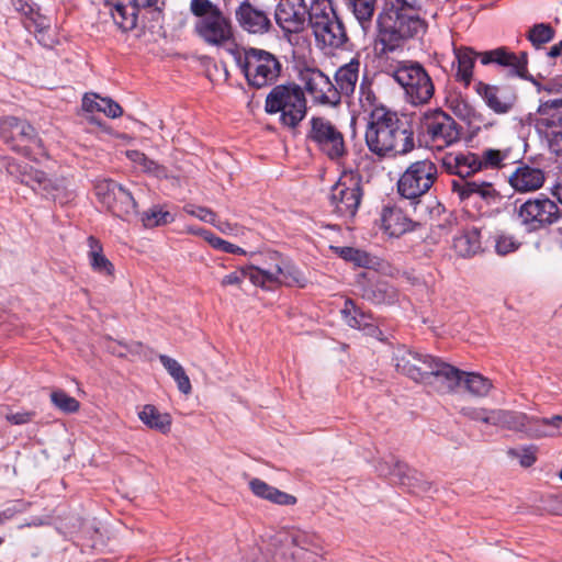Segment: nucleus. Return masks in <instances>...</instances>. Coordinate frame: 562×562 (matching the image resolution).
<instances>
[{
  "mask_svg": "<svg viewBox=\"0 0 562 562\" xmlns=\"http://www.w3.org/2000/svg\"><path fill=\"white\" fill-rule=\"evenodd\" d=\"M364 137L369 150L379 158L404 156L415 148L412 124L384 108L371 113Z\"/></svg>",
  "mask_w": 562,
  "mask_h": 562,
  "instance_id": "1",
  "label": "nucleus"
},
{
  "mask_svg": "<svg viewBox=\"0 0 562 562\" xmlns=\"http://www.w3.org/2000/svg\"><path fill=\"white\" fill-rule=\"evenodd\" d=\"M442 167L449 175L459 177L451 181V191L460 202L468 203L472 198L479 196L490 204L499 198L493 183L468 180L481 171L479 154L472 151L447 154L442 158Z\"/></svg>",
  "mask_w": 562,
  "mask_h": 562,
  "instance_id": "2",
  "label": "nucleus"
},
{
  "mask_svg": "<svg viewBox=\"0 0 562 562\" xmlns=\"http://www.w3.org/2000/svg\"><path fill=\"white\" fill-rule=\"evenodd\" d=\"M0 171H5L20 183L30 187L34 192H40L60 205L69 203L75 196L68 188V181L65 177L50 178L43 170L27 164L18 162L12 157H0Z\"/></svg>",
  "mask_w": 562,
  "mask_h": 562,
  "instance_id": "3",
  "label": "nucleus"
},
{
  "mask_svg": "<svg viewBox=\"0 0 562 562\" xmlns=\"http://www.w3.org/2000/svg\"><path fill=\"white\" fill-rule=\"evenodd\" d=\"M190 12L196 19L193 31L205 44L221 47L234 40L233 22L211 0H191Z\"/></svg>",
  "mask_w": 562,
  "mask_h": 562,
  "instance_id": "4",
  "label": "nucleus"
},
{
  "mask_svg": "<svg viewBox=\"0 0 562 562\" xmlns=\"http://www.w3.org/2000/svg\"><path fill=\"white\" fill-rule=\"evenodd\" d=\"M308 25L323 48H344L349 37L342 20L331 0H313L308 11Z\"/></svg>",
  "mask_w": 562,
  "mask_h": 562,
  "instance_id": "5",
  "label": "nucleus"
},
{
  "mask_svg": "<svg viewBox=\"0 0 562 562\" xmlns=\"http://www.w3.org/2000/svg\"><path fill=\"white\" fill-rule=\"evenodd\" d=\"M376 45L380 54L392 53L424 30V21L418 13L381 12L376 20Z\"/></svg>",
  "mask_w": 562,
  "mask_h": 562,
  "instance_id": "6",
  "label": "nucleus"
},
{
  "mask_svg": "<svg viewBox=\"0 0 562 562\" xmlns=\"http://www.w3.org/2000/svg\"><path fill=\"white\" fill-rule=\"evenodd\" d=\"M247 85L254 89L272 87L281 76L282 64L279 58L262 48L247 47L236 57Z\"/></svg>",
  "mask_w": 562,
  "mask_h": 562,
  "instance_id": "7",
  "label": "nucleus"
},
{
  "mask_svg": "<svg viewBox=\"0 0 562 562\" xmlns=\"http://www.w3.org/2000/svg\"><path fill=\"white\" fill-rule=\"evenodd\" d=\"M265 111L268 114L280 113V123L295 128L307 111L303 89L294 82L273 86L266 97Z\"/></svg>",
  "mask_w": 562,
  "mask_h": 562,
  "instance_id": "8",
  "label": "nucleus"
},
{
  "mask_svg": "<svg viewBox=\"0 0 562 562\" xmlns=\"http://www.w3.org/2000/svg\"><path fill=\"white\" fill-rule=\"evenodd\" d=\"M386 72L404 89L407 101L413 105L429 103L435 94V85L424 66L417 61H401Z\"/></svg>",
  "mask_w": 562,
  "mask_h": 562,
  "instance_id": "9",
  "label": "nucleus"
},
{
  "mask_svg": "<svg viewBox=\"0 0 562 562\" xmlns=\"http://www.w3.org/2000/svg\"><path fill=\"white\" fill-rule=\"evenodd\" d=\"M418 134L427 146L443 149L461 139L462 127L443 110L435 109L420 116Z\"/></svg>",
  "mask_w": 562,
  "mask_h": 562,
  "instance_id": "10",
  "label": "nucleus"
},
{
  "mask_svg": "<svg viewBox=\"0 0 562 562\" xmlns=\"http://www.w3.org/2000/svg\"><path fill=\"white\" fill-rule=\"evenodd\" d=\"M438 167L429 158L411 162L397 181L398 194L411 201L416 209L424 196L438 179Z\"/></svg>",
  "mask_w": 562,
  "mask_h": 562,
  "instance_id": "11",
  "label": "nucleus"
},
{
  "mask_svg": "<svg viewBox=\"0 0 562 562\" xmlns=\"http://www.w3.org/2000/svg\"><path fill=\"white\" fill-rule=\"evenodd\" d=\"M307 139L329 160L340 164L348 154L342 132L327 117L313 116Z\"/></svg>",
  "mask_w": 562,
  "mask_h": 562,
  "instance_id": "12",
  "label": "nucleus"
},
{
  "mask_svg": "<svg viewBox=\"0 0 562 562\" xmlns=\"http://www.w3.org/2000/svg\"><path fill=\"white\" fill-rule=\"evenodd\" d=\"M267 257L273 261V269L254 270L250 282L262 289H273L278 285L305 288L307 279L290 261H286L278 251H269Z\"/></svg>",
  "mask_w": 562,
  "mask_h": 562,
  "instance_id": "13",
  "label": "nucleus"
},
{
  "mask_svg": "<svg viewBox=\"0 0 562 562\" xmlns=\"http://www.w3.org/2000/svg\"><path fill=\"white\" fill-rule=\"evenodd\" d=\"M517 221L527 232H539L557 224L562 217L559 205L544 194L525 201L516 209Z\"/></svg>",
  "mask_w": 562,
  "mask_h": 562,
  "instance_id": "14",
  "label": "nucleus"
},
{
  "mask_svg": "<svg viewBox=\"0 0 562 562\" xmlns=\"http://www.w3.org/2000/svg\"><path fill=\"white\" fill-rule=\"evenodd\" d=\"M362 196L361 177L353 173L344 175L330 190L329 202L333 213L344 220L353 218Z\"/></svg>",
  "mask_w": 562,
  "mask_h": 562,
  "instance_id": "15",
  "label": "nucleus"
},
{
  "mask_svg": "<svg viewBox=\"0 0 562 562\" xmlns=\"http://www.w3.org/2000/svg\"><path fill=\"white\" fill-rule=\"evenodd\" d=\"M0 137L15 153L32 158L35 149H43V142L26 121L8 116L0 121Z\"/></svg>",
  "mask_w": 562,
  "mask_h": 562,
  "instance_id": "16",
  "label": "nucleus"
},
{
  "mask_svg": "<svg viewBox=\"0 0 562 562\" xmlns=\"http://www.w3.org/2000/svg\"><path fill=\"white\" fill-rule=\"evenodd\" d=\"M98 200L114 216L130 222L137 215V204L132 193L117 182L104 179L95 184Z\"/></svg>",
  "mask_w": 562,
  "mask_h": 562,
  "instance_id": "17",
  "label": "nucleus"
},
{
  "mask_svg": "<svg viewBox=\"0 0 562 562\" xmlns=\"http://www.w3.org/2000/svg\"><path fill=\"white\" fill-rule=\"evenodd\" d=\"M235 21L247 34L265 35L272 27L271 12L268 7L252 0H241L234 11Z\"/></svg>",
  "mask_w": 562,
  "mask_h": 562,
  "instance_id": "18",
  "label": "nucleus"
},
{
  "mask_svg": "<svg viewBox=\"0 0 562 562\" xmlns=\"http://www.w3.org/2000/svg\"><path fill=\"white\" fill-rule=\"evenodd\" d=\"M396 371L417 383L432 384L431 373L436 357L401 348L395 357Z\"/></svg>",
  "mask_w": 562,
  "mask_h": 562,
  "instance_id": "19",
  "label": "nucleus"
},
{
  "mask_svg": "<svg viewBox=\"0 0 562 562\" xmlns=\"http://www.w3.org/2000/svg\"><path fill=\"white\" fill-rule=\"evenodd\" d=\"M306 92L316 104L336 106L339 95L330 78L317 68H305L300 72Z\"/></svg>",
  "mask_w": 562,
  "mask_h": 562,
  "instance_id": "20",
  "label": "nucleus"
},
{
  "mask_svg": "<svg viewBox=\"0 0 562 562\" xmlns=\"http://www.w3.org/2000/svg\"><path fill=\"white\" fill-rule=\"evenodd\" d=\"M308 11L304 0H280L274 10V20L284 35L299 34L308 23Z\"/></svg>",
  "mask_w": 562,
  "mask_h": 562,
  "instance_id": "21",
  "label": "nucleus"
},
{
  "mask_svg": "<svg viewBox=\"0 0 562 562\" xmlns=\"http://www.w3.org/2000/svg\"><path fill=\"white\" fill-rule=\"evenodd\" d=\"M483 65L494 64L507 70L508 75L526 79L528 77V53L518 54L502 46L477 55Z\"/></svg>",
  "mask_w": 562,
  "mask_h": 562,
  "instance_id": "22",
  "label": "nucleus"
},
{
  "mask_svg": "<svg viewBox=\"0 0 562 562\" xmlns=\"http://www.w3.org/2000/svg\"><path fill=\"white\" fill-rule=\"evenodd\" d=\"M475 91L496 114L509 113L518 99L516 90L510 86H494L479 81Z\"/></svg>",
  "mask_w": 562,
  "mask_h": 562,
  "instance_id": "23",
  "label": "nucleus"
},
{
  "mask_svg": "<svg viewBox=\"0 0 562 562\" xmlns=\"http://www.w3.org/2000/svg\"><path fill=\"white\" fill-rule=\"evenodd\" d=\"M546 172L539 168L520 162L508 177V183L518 193L535 192L543 187Z\"/></svg>",
  "mask_w": 562,
  "mask_h": 562,
  "instance_id": "24",
  "label": "nucleus"
},
{
  "mask_svg": "<svg viewBox=\"0 0 562 562\" xmlns=\"http://www.w3.org/2000/svg\"><path fill=\"white\" fill-rule=\"evenodd\" d=\"M139 7L134 0H108L104 3V9L122 32L136 27Z\"/></svg>",
  "mask_w": 562,
  "mask_h": 562,
  "instance_id": "25",
  "label": "nucleus"
},
{
  "mask_svg": "<svg viewBox=\"0 0 562 562\" xmlns=\"http://www.w3.org/2000/svg\"><path fill=\"white\" fill-rule=\"evenodd\" d=\"M462 374L464 371L436 358L430 380L432 384L429 385L440 393H454L461 386Z\"/></svg>",
  "mask_w": 562,
  "mask_h": 562,
  "instance_id": "26",
  "label": "nucleus"
},
{
  "mask_svg": "<svg viewBox=\"0 0 562 562\" xmlns=\"http://www.w3.org/2000/svg\"><path fill=\"white\" fill-rule=\"evenodd\" d=\"M360 60L357 57L350 59L349 63L341 65L335 72V88L337 89L339 100L341 97H351L359 81Z\"/></svg>",
  "mask_w": 562,
  "mask_h": 562,
  "instance_id": "27",
  "label": "nucleus"
},
{
  "mask_svg": "<svg viewBox=\"0 0 562 562\" xmlns=\"http://www.w3.org/2000/svg\"><path fill=\"white\" fill-rule=\"evenodd\" d=\"M381 227L387 235L398 237L412 231L413 221L400 209L384 207L381 214Z\"/></svg>",
  "mask_w": 562,
  "mask_h": 562,
  "instance_id": "28",
  "label": "nucleus"
},
{
  "mask_svg": "<svg viewBox=\"0 0 562 562\" xmlns=\"http://www.w3.org/2000/svg\"><path fill=\"white\" fill-rule=\"evenodd\" d=\"M536 418H529L524 413H517V412H510V411H502V409H494L491 411V425L499 426L503 428L514 429V430H521L529 423H532L535 425V428H530L535 434L536 429H543V427L539 424L535 423Z\"/></svg>",
  "mask_w": 562,
  "mask_h": 562,
  "instance_id": "29",
  "label": "nucleus"
},
{
  "mask_svg": "<svg viewBox=\"0 0 562 562\" xmlns=\"http://www.w3.org/2000/svg\"><path fill=\"white\" fill-rule=\"evenodd\" d=\"M362 297L373 304H394L398 300V291L385 280L371 282L362 288Z\"/></svg>",
  "mask_w": 562,
  "mask_h": 562,
  "instance_id": "30",
  "label": "nucleus"
},
{
  "mask_svg": "<svg viewBox=\"0 0 562 562\" xmlns=\"http://www.w3.org/2000/svg\"><path fill=\"white\" fill-rule=\"evenodd\" d=\"M341 315L345 323L351 328L368 329L369 333L378 331L372 314L358 307L351 299L345 301Z\"/></svg>",
  "mask_w": 562,
  "mask_h": 562,
  "instance_id": "31",
  "label": "nucleus"
},
{
  "mask_svg": "<svg viewBox=\"0 0 562 562\" xmlns=\"http://www.w3.org/2000/svg\"><path fill=\"white\" fill-rule=\"evenodd\" d=\"M252 494L259 498L269 501L278 505H294L296 497L269 485L265 481L254 477L248 483Z\"/></svg>",
  "mask_w": 562,
  "mask_h": 562,
  "instance_id": "32",
  "label": "nucleus"
},
{
  "mask_svg": "<svg viewBox=\"0 0 562 562\" xmlns=\"http://www.w3.org/2000/svg\"><path fill=\"white\" fill-rule=\"evenodd\" d=\"M452 247L460 257H471L482 249L481 232L476 227L463 228L453 237Z\"/></svg>",
  "mask_w": 562,
  "mask_h": 562,
  "instance_id": "33",
  "label": "nucleus"
},
{
  "mask_svg": "<svg viewBox=\"0 0 562 562\" xmlns=\"http://www.w3.org/2000/svg\"><path fill=\"white\" fill-rule=\"evenodd\" d=\"M89 251L88 258L91 269L104 277H114V266L103 254V247L100 240L94 236H89L87 239Z\"/></svg>",
  "mask_w": 562,
  "mask_h": 562,
  "instance_id": "34",
  "label": "nucleus"
},
{
  "mask_svg": "<svg viewBox=\"0 0 562 562\" xmlns=\"http://www.w3.org/2000/svg\"><path fill=\"white\" fill-rule=\"evenodd\" d=\"M538 125L562 127V98L543 101L538 106Z\"/></svg>",
  "mask_w": 562,
  "mask_h": 562,
  "instance_id": "35",
  "label": "nucleus"
},
{
  "mask_svg": "<svg viewBox=\"0 0 562 562\" xmlns=\"http://www.w3.org/2000/svg\"><path fill=\"white\" fill-rule=\"evenodd\" d=\"M457 60L456 80L462 82L465 87L470 85L473 77V67L476 54L472 48H454Z\"/></svg>",
  "mask_w": 562,
  "mask_h": 562,
  "instance_id": "36",
  "label": "nucleus"
},
{
  "mask_svg": "<svg viewBox=\"0 0 562 562\" xmlns=\"http://www.w3.org/2000/svg\"><path fill=\"white\" fill-rule=\"evenodd\" d=\"M82 109L86 112H102L106 116L116 119L123 114L119 103L109 98H99L97 94H85L82 99Z\"/></svg>",
  "mask_w": 562,
  "mask_h": 562,
  "instance_id": "37",
  "label": "nucleus"
},
{
  "mask_svg": "<svg viewBox=\"0 0 562 562\" xmlns=\"http://www.w3.org/2000/svg\"><path fill=\"white\" fill-rule=\"evenodd\" d=\"M126 156L143 172L160 180L170 178V171L166 166L148 158L144 153L138 150H127Z\"/></svg>",
  "mask_w": 562,
  "mask_h": 562,
  "instance_id": "38",
  "label": "nucleus"
},
{
  "mask_svg": "<svg viewBox=\"0 0 562 562\" xmlns=\"http://www.w3.org/2000/svg\"><path fill=\"white\" fill-rule=\"evenodd\" d=\"M139 419L150 429L167 434L171 427V416L160 413L156 406L147 404L138 413Z\"/></svg>",
  "mask_w": 562,
  "mask_h": 562,
  "instance_id": "39",
  "label": "nucleus"
},
{
  "mask_svg": "<svg viewBox=\"0 0 562 562\" xmlns=\"http://www.w3.org/2000/svg\"><path fill=\"white\" fill-rule=\"evenodd\" d=\"M18 11L25 15V27L35 32H43L49 27V19L36 11L26 0H12Z\"/></svg>",
  "mask_w": 562,
  "mask_h": 562,
  "instance_id": "40",
  "label": "nucleus"
},
{
  "mask_svg": "<svg viewBox=\"0 0 562 562\" xmlns=\"http://www.w3.org/2000/svg\"><path fill=\"white\" fill-rule=\"evenodd\" d=\"M461 385L474 397H485L493 387L492 381L476 372H467L462 374Z\"/></svg>",
  "mask_w": 562,
  "mask_h": 562,
  "instance_id": "41",
  "label": "nucleus"
},
{
  "mask_svg": "<svg viewBox=\"0 0 562 562\" xmlns=\"http://www.w3.org/2000/svg\"><path fill=\"white\" fill-rule=\"evenodd\" d=\"M555 36V30L549 23L533 24L527 32L526 37L535 48H541L550 43Z\"/></svg>",
  "mask_w": 562,
  "mask_h": 562,
  "instance_id": "42",
  "label": "nucleus"
},
{
  "mask_svg": "<svg viewBox=\"0 0 562 562\" xmlns=\"http://www.w3.org/2000/svg\"><path fill=\"white\" fill-rule=\"evenodd\" d=\"M345 3L361 25L372 20L375 11V0H345Z\"/></svg>",
  "mask_w": 562,
  "mask_h": 562,
  "instance_id": "43",
  "label": "nucleus"
},
{
  "mask_svg": "<svg viewBox=\"0 0 562 562\" xmlns=\"http://www.w3.org/2000/svg\"><path fill=\"white\" fill-rule=\"evenodd\" d=\"M335 250L340 258L358 267L370 268L374 263L373 258L364 250L353 247H336Z\"/></svg>",
  "mask_w": 562,
  "mask_h": 562,
  "instance_id": "44",
  "label": "nucleus"
},
{
  "mask_svg": "<svg viewBox=\"0 0 562 562\" xmlns=\"http://www.w3.org/2000/svg\"><path fill=\"white\" fill-rule=\"evenodd\" d=\"M508 153L499 149L487 148L479 154L481 170L501 169L505 166Z\"/></svg>",
  "mask_w": 562,
  "mask_h": 562,
  "instance_id": "45",
  "label": "nucleus"
},
{
  "mask_svg": "<svg viewBox=\"0 0 562 562\" xmlns=\"http://www.w3.org/2000/svg\"><path fill=\"white\" fill-rule=\"evenodd\" d=\"M50 401L55 407L66 414L76 413L80 408V403L63 390L53 391Z\"/></svg>",
  "mask_w": 562,
  "mask_h": 562,
  "instance_id": "46",
  "label": "nucleus"
},
{
  "mask_svg": "<svg viewBox=\"0 0 562 562\" xmlns=\"http://www.w3.org/2000/svg\"><path fill=\"white\" fill-rule=\"evenodd\" d=\"M420 8V0H384L382 12L418 13Z\"/></svg>",
  "mask_w": 562,
  "mask_h": 562,
  "instance_id": "47",
  "label": "nucleus"
},
{
  "mask_svg": "<svg viewBox=\"0 0 562 562\" xmlns=\"http://www.w3.org/2000/svg\"><path fill=\"white\" fill-rule=\"evenodd\" d=\"M391 461L394 463V468L392 470L389 469V463L384 459H381V462L375 465L380 475L390 476L394 482L398 479L400 483L406 484L404 481L406 475L403 472L405 464L397 459H391Z\"/></svg>",
  "mask_w": 562,
  "mask_h": 562,
  "instance_id": "48",
  "label": "nucleus"
},
{
  "mask_svg": "<svg viewBox=\"0 0 562 562\" xmlns=\"http://www.w3.org/2000/svg\"><path fill=\"white\" fill-rule=\"evenodd\" d=\"M171 220V215L169 212H164L158 207H153L151 210L145 212L142 215V222L145 227H155L159 225H165L169 223Z\"/></svg>",
  "mask_w": 562,
  "mask_h": 562,
  "instance_id": "49",
  "label": "nucleus"
},
{
  "mask_svg": "<svg viewBox=\"0 0 562 562\" xmlns=\"http://www.w3.org/2000/svg\"><path fill=\"white\" fill-rule=\"evenodd\" d=\"M536 424H539L543 427V429H536V436L538 437H547L553 436L555 431L562 426V416L554 415L551 418H537L535 419Z\"/></svg>",
  "mask_w": 562,
  "mask_h": 562,
  "instance_id": "50",
  "label": "nucleus"
},
{
  "mask_svg": "<svg viewBox=\"0 0 562 562\" xmlns=\"http://www.w3.org/2000/svg\"><path fill=\"white\" fill-rule=\"evenodd\" d=\"M254 270H260V269L256 266H248L240 270L231 272V273L226 274L221 280V285L224 288H226L228 285L239 286L243 283L244 279L248 278L250 280V274Z\"/></svg>",
  "mask_w": 562,
  "mask_h": 562,
  "instance_id": "51",
  "label": "nucleus"
},
{
  "mask_svg": "<svg viewBox=\"0 0 562 562\" xmlns=\"http://www.w3.org/2000/svg\"><path fill=\"white\" fill-rule=\"evenodd\" d=\"M359 94V100L363 106H373L375 104L376 97L371 88V80L367 76H363L360 81Z\"/></svg>",
  "mask_w": 562,
  "mask_h": 562,
  "instance_id": "52",
  "label": "nucleus"
},
{
  "mask_svg": "<svg viewBox=\"0 0 562 562\" xmlns=\"http://www.w3.org/2000/svg\"><path fill=\"white\" fill-rule=\"evenodd\" d=\"M183 210L187 214L198 217L203 222L215 224L216 214L207 207L188 204L183 207Z\"/></svg>",
  "mask_w": 562,
  "mask_h": 562,
  "instance_id": "53",
  "label": "nucleus"
},
{
  "mask_svg": "<svg viewBox=\"0 0 562 562\" xmlns=\"http://www.w3.org/2000/svg\"><path fill=\"white\" fill-rule=\"evenodd\" d=\"M292 542L303 550H316L319 548L316 537L303 531L294 533L292 536Z\"/></svg>",
  "mask_w": 562,
  "mask_h": 562,
  "instance_id": "54",
  "label": "nucleus"
},
{
  "mask_svg": "<svg viewBox=\"0 0 562 562\" xmlns=\"http://www.w3.org/2000/svg\"><path fill=\"white\" fill-rule=\"evenodd\" d=\"M460 414L472 420H480L491 424V411L482 407H462Z\"/></svg>",
  "mask_w": 562,
  "mask_h": 562,
  "instance_id": "55",
  "label": "nucleus"
},
{
  "mask_svg": "<svg viewBox=\"0 0 562 562\" xmlns=\"http://www.w3.org/2000/svg\"><path fill=\"white\" fill-rule=\"evenodd\" d=\"M210 245L218 250H222L226 254H233V255H245L246 251L240 248L237 245H234L225 239H222L221 237H211Z\"/></svg>",
  "mask_w": 562,
  "mask_h": 562,
  "instance_id": "56",
  "label": "nucleus"
},
{
  "mask_svg": "<svg viewBox=\"0 0 562 562\" xmlns=\"http://www.w3.org/2000/svg\"><path fill=\"white\" fill-rule=\"evenodd\" d=\"M519 246V243L512 236L501 235L497 237L495 243V249L499 255H507L515 251Z\"/></svg>",
  "mask_w": 562,
  "mask_h": 562,
  "instance_id": "57",
  "label": "nucleus"
},
{
  "mask_svg": "<svg viewBox=\"0 0 562 562\" xmlns=\"http://www.w3.org/2000/svg\"><path fill=\"white\" fill-rule=\"evenodd\" d=\"M36 416V412L35 411H22V412H16V413H8L5 415V419L11 424V425H25V424H29L31 423Z\"/></svg>",
  "mask_w": 562,
  "mask_h": 562,
  "instance_id": "58",
  "label": "nucleus"
},
{
  "mask_svg": "<svg viewBox=\"0 0 562 562\" xmlns=\"http://www.w3.org/2000/svg\"><path fill=\"white\" fill-rule=\"evenodd\" d=\"M159 361L173 379L179 376L184 371L182 366L176 359L170 358L169 356L160 355Z\"/></svg>",
  "mask_w": 562,
  "mask_h": 562,
  "instance_id": "59",
  "label": "nucleus"
},
{
  "mask_svg": "<svg viewBox=\"0 0 562 562\" xmlns=\"http://www.w3.org/2000/svg\"><path fill=\"white\" fill-rule=\"evenodd\" d=\"M451 109L453 113L460 119H468L471 116L473 109L465 101H452Z\"/></svg>",
  "mask_w": 562,
  "mask_h": 562,
  "instance_id": "60",
  "label": "nucleus"
},
{
  "mask_svg": "<svg viewBox=\"0 0 562 562\" xmlns=\"http://www.w3.org/2000/svg\"><path fill=\"white\" fill-rule=\"evenodd\" d=\"M538 450L535 446H526L517 449H510L508 451L509 457H535L537 454Z\"/></svg>",
  "mask_w": 562,
  "mask_h": 562,
  "instance_id": "61",
  "label": "nucleus"
},
{
  "mask_svg": "<svg viewBox=\"0 0 562 562\" xmlns=\"http://www.w3.org/2000/svg\"><path fill=\"white\" fill-rule=\"evenodd\" d=\"M549 147L552 153L562 155V131L552 133L549 138Z\"/></svg>",
  "mask_w": 562,
  "mask_h": 562,
  "instance_id": "62",
  "label": "nucleus"
},
{
  "mask_svg": "<svg viewBox=\"0 0 562 562\" xmlns=\"http://www.w3.org/2000/svg\"><path fill=\"white\" fill-rule=\"evenodd\" d=\"M173 380L177 382V385H178V389L180 392H182L183 394L191 393L192 386H191L190 379H189L188 374L186 373V371H183L179 376L175 378Z\"/></svg>",
  "mask_w": 562,
  "mask_h": 562,
  "instance_id": "63",
  "label": "nucleus"
},
{
  "mask_svg": "<svg viewBox=\"0 0 562 562\" xmlns=\"http://www.w3.org/2000/svg\"><path fill=\"white\" fill-rule=\"evenodd\" d=\"M561 54H562V40L558 44L551 46L547 53L548 57H550V58H557Z\"/></svg>",
  "mask_w": 562,
  "mask_h": 562,
  "instance_id": "64",
  "label": "nucleus"
}]
</instances>
